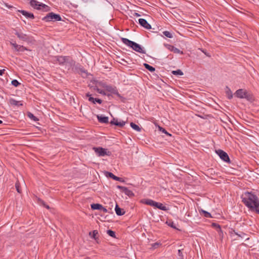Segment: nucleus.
Segmentation results:
<instances>
[{"label": "nucleus", "instance_id": "16", "mask_svg": "<svg viewBox=\"0 0 259 259\" xmlns=\"http://www.w3.org/2000/svg\"><path fill=\"white\" fill-rule=\"evenodd\" d=\"M110 123L111 124L117 125L119 127H122L125 125V122L121 120L118 121L117 119L113 118V120L110 121Z\"/></svg>", "mask_w": 259, "mask_h": 259}, {"label": "nucleus", "instance_id": "5", "mask_svg": "<svg viewBox=\"0 0 259 259\" xmlns=\"http://www.w3.org/2000/svg\"><path fill=\"white\" fill-rule=\"evenodd\" d=\"M43 20L46 22L49 21H59L61 20V16L58 14H56L53 12L49 13L46 16L43 18Z\"/></svg>", "mask_w": 259, "mask_h": 259}, {"label": "nucleus", "instance_id": "26", "mask_svg": "<svg viewBox=\"0 0 259 259\" xmlns=\"http://www.w3.org/2000/svg\"><path fill=\"white\" fill-rule=\"evenodd\" d=\"M115 210L116 214L118 215H122L124 213V212L117 204L115 206Z\"/></svg>", "mask_w": 259, "mask_h": 259}, {"label": "nucleus", "instance_id": "1", "mask_svg": "<svg viewBox=\"0 0 259 259\" xmlns=\"http://www.w3.org/2000/svg\"><path fill=\"white\" fill-rule=\"evenodd\" d=\"M242 202L252 211L259 214V199L251 192H246L241 196Z\"/></svg>", "mask_w": 259, "mask_h": 259}, {"label": "nucleus", "instance_id": "55", "mask_svg": "<svg viewBox=\"0 0 259 259\" xmlns=\"http://www.w3.org/2000/svg\"><path fill=\"white\" fill-rule=\"evenodd\" d=\"M89 234H90V235H91L92 233H91V232H90Z\"/></svg>", "mask_w": 259, "mask_h": 259}, {"label": "nucleus", "instance_id": "30", "mask_svg": "<svg viewBox=\"0 0 259 259\" xmlns=\"http://www.w3.org/2000/svg\"><path fill=\"white\" fill-rule=\"evenodd\" d=\"M27 116L29 118H30L31 119L33 120V121H37L38 119L37 117H36L32 113L30 112H28L27 113Z\"/></svg>", "mask_w": 259, "mask_h": 259}, {"label": "nucleus", "instance_id": "41", "mask_svg": "<svg viewBox=\"0 0 259 259\" xmlns=\"http://www.w3.org/2000/svg\"><path fill=\"white\" fill-rule=\"evenodd\" d=\"M15 187H16V190L17 191V192L19 193H21V190H20V185H19V182H17L15 184Z\"/></svg>", "mask_w": 259, "mask_h": 259}, {"label": "nucleus", "instance_id": "46", "mask_svg": "<svg viewBox=\"0 0 259 259\" xmlns=\"http://www.w3.org/2000/svg\"><path fill=\"white\" fill-rule=\"evenodd\" d=\"M100 210L103 211L104 212H107L108 211L107 209L105 207H104L103 206L101 208Z\"/></svg>", "mask_w": 259, "mask_h": 259}, {"label": "nucleus", "instance_id": "12", "mask_svg": "<svg viewBox=\"0 0 259 259\" xmlns=\"http://www.w3.org/2000/svg\"><path fill=\"white\" fill-rule=\"evenodd\" d=\"M164 46L171 52H174L176 54H183V52L180 51L179 49L175 47L174 46L169 45V44H164Z\"/></svg>", "mask_w": 259, "mask_h": 259}, {"label": "nucleus", "instance_id": "38", "mask_svg": "<svg viewBox=\"0 0 259 259\" xmlns=\"http://www.w3.org/2000/svg\"><path fill=\"white\" fill-rule=\"evenodd\" d=\"M98 234V232L97 230H94L92 233V236H91L92 238H94V239H96L97 237L96 236Z\"/></svg>", "mask_w": 259, "mask_h": 259}, {"label": "nucleus", "instance_id": "32", "mask_svg": "<svg viewBox=\"0 0 259 259\" xmlns=\"http://www.w3.org/2000/svg\"><path fill=\"white\" fill-rule=\"evenodd\" d=\"M163 34L168 38H171L173 37L172 33L168 31H163Z\"/></svg>", "mask_w": 259, "mask_h": 259}, {"label": "nucleus", "instance_id": "9", "mask_svg": "<svg viewBox=\"0 0 259 259\" xmlns=\"http://www.w3.org/2000/svg\"><path fill=\"white\" fill-rule=\"evenodd\" d=\"M103 88L105 89L107 92H109L111 94L116 95L118 97H120V95L115 87L111 85H106L103 86Z\"/></svg>", "mask_w": 259, "mask_h": 259}, {"label": "nucleus", "instance_id": "17", "mask_svg": "<svg viewBox=\"0 0 259 259\" xmlns=\"http://www.w3.org/2000/svg\"><path fill=\"white\" fill-rule=\"evenodd\" d=\"M68 56H57L56 57V61L60 65H64Z\"/></svg>", "mask_w": 259, "mask_h": 259}, {"label": "nucleus", "instance_id": "15", "mask_svg": "<svg viewBox=\"0 0 259 259\" xmlns=\"http://www.w3.org/2000/svg\"><path fill=\"white\" fill-rule=\"evenodd\" d=\"M161 245V244L159 242H155L153 243H147V249L149 250H154L158 248Z\"/></svg>", "mask_w": 259, "mask_h": 259}, {"label": "nucleus", "instance_id": "25", "mask_svg": "<svg viewBox=\"0 0 259 259\" xmlns=\"http://www.w3.org/2000/svg\"><path fill=\"white\" fill-rule=\"evenodd\" d=\"M156 208L164 211H166L168 209L166 206H164L162 203L159 202H158Z\"/></svg>", "mask_w": 259, "mask_h": 259}, {"label": "nucleus", "instance_id": "7", "mask_svg": "<svg viewBox=\"0 0 259 259\" xmlns=\"http://www.w3.org/2000/svg\"><path fill=\"white\" fill-rule=\"evenodd\" d=\"M235 96L240 99L245 98L248 100V92L246 90L243 89H239L236 91L234 94Z\"/></svg>", "mask_w": 259, "mask_h": 259}, {"label": "nucleus", "instance_id": "22", "mask_svg": "<svg viewBox=\"0 0 259 259\" xmlns=\"http://www.w3.org/2000/svg\"><path fill=\"white\" fill-rule=\"evenodd\" d=\"M146 203L147 205H149L154 207V208H156L158 202L151 199H147Z\"/></svg>", "mask_w": 259, "mask_h": 259}, {"label": "nucleus", "instance_id": "28", "mask_svg": "<svg viewBox=\"0 0 259 259\" xmlns=\"http://www.w3.org/2000/svg\"><path fill=\"white\" fill-rule=\"evenodd\" d=\"M153 29V30L150 31L153 32H156L157 30L158 29L157 27L152 28L151 25L147 22V29Z\"/></svg>", "mask_w": 259, "mask_h": 259}, {"label": "nucleus", "instance_id": "49", "mask_svg": "<svg viewBox=\"0 0 259 259\" xmlns=\"http://www.w3.org/2000/svg\"><path fill=\"white\" fill-rule=\"evenodd\" d=\"M43 205L46 207L47 209H49L50 208V207L49 206V205L46 204H43Z\"/></svg>", "mask_w": 259, "mask_h": 259}, {"label": "nucleus", "instance_id": "2", "mask_svg": "<svg viewBox=\"0 0 259 259\" xmlns=\"http://www.w3.org/2000/svg\"><path fill=\"white\" fill-rule=\"evenodd\" d=\"M121 41L124 44L132 48L134 51L139 53H145L144 48H142L140 45L127 38H122Z\"/></svg>", "mask_w": 259, "mask_h": 259}, {"label": "nucleus", "instance_id": "13", "mask_svg": "<svg viewBox=\"0 0 259 259\" xmlns=\"http://www.w3.org/2000/svg\"><path fill=\"white\" fill-rule=\"evenodd\" d=\"M117 188L120 189L122 192H124L126 195L132 197L134 196V193L132 191L127 189L126 187L117 186Z\"/></svg>", "mask_w": 259, "mask_h": 259}, {"label": "nucleus", "instance_id": "23", "mask_svg": "<svg viewBox=\"0 0 259 259\" xmlns=\"http://www.w3.org/2000/svg\"><path fill=\"white\" fill-rule=\"evenodd\" d=\"M226 94L229 99H231L233 98V93L228 87H226Z\"/></svg>", "mask_w": 259, "mask_h": 259}, {"label": "nucleus", "instance_id": "4", "mask_svg": "<svg viewBox=\"0 0 259 259\" xmlns=\"http://www.w3.org/2000/svg\"><path fill=\"white\" fill-rule=\"evenodd\" d=\"M93 149L98 156H104L105 155L110 156L111 154L110 151L102 147H93Z\"/></svg>", "mask_w": 259, "mask_h": 259}, {"label": "nucleus", "instance_id": "37", "mask_svg": "<svg viewBox=\"0 0 259 259\" xmlns=\"http://www.w3.org/2000/svg\"><path fill=\"white\" fill-rule=\"evenodd\" d=\"M93 89L94 90L97 91L98 93L100 94L102 91V90L99 89V87H98V85L97 84H96L95 87H93Z\"/></svg>", "mask_w": 259, "mask_h": 259}, {"label": "nucleus", "instance_id": "45", "mask_svg": "<svg viewBox=\"0 0 259 259\" xmlns=\"http://www.w3.org/2000/svg\"><path fill=\"white\" fill-rule=\"evenodd\" d=\"M182 249H179L178 250V255L180 256H181V257H183V253H182Z\"/></svg>", "mask_w": 259, "mask_h": 259}, {"label": "nucleus", "instance_id": "24", "mask_svg": "<svg viewBox=\"0 0 259 259\" xmlns=\"http://www.w3.org/2000/svg\"><path fill=\"white\" fill-rule=\"evenodd\" d=\"M10 103L14 106H21L22 104L20 103V101H16L14 99H11L9 101Z\"/></svg>", "mask_w": 259, "mask_h": 259}, {"label": "nucleus", "instance_id": "8", "mask_svg": "<svg viewBox=\"0 0 259 259\" xmlns=\"http://www.w3.org/2000/svg\"><path fill=\"white\" fill-rule=\"evenodd\" d=\"M216 152L220 156L221 159H222L223 161L226 162L230 163L229 157L226 152H224V151L221 149L217 150Z\"/></svg>", "mask_w": 259, "mask_h": 259}, {"label": "nucleus", "instance_id": "52", "mask_svg": "<svg viewBox=\"0 0 259 259\" xmlns=\"http://www.w3.org/2000/svg\"><path fill=\"white\" fill-rule=\"evenodd\" d=\"M2 123H3V121L1 120H0V124H2Z\"/></svg>", "mask_w": 259, "mask_h": 259}, {"label": "nucleus", "instance_id": "31", "mask_svg": "<svg viewBox=\"0 0 259 259\" xmlns=\"http://www.w3.org/2000/svg\"><path fill=\"white\" fill-rule=\"evenodd\" d=\"M172 73L174 75L180 76L183 75L184 74L183 72L180 69H178L175 71H172Z\"/></svg>", "mask_w": 259, "mask_h": 259}, {"label": "nucleus", "instance_id": "19", "mask_svg": "<svg viewBox=\"0 0 259 259\" xmlns=\"http://www.w3.org/2000/svg\"><path fill=\"white\" fill-rule=\"evenodd\" d=\"M97 118L98 121L101 123H108V117L103 115H98Z\"/></svg>", "mask_w": 259, "mask_h": 259}, {"label": "nucleus", "instance_id": "27", "mask_svg": "<svg viewBox=\"0 0 259 259\" xmlns=\"http://www.w3.org/2000/svg\"><path fill=\"white\" fill-rule=\"evenodd\" d=\"M102 207V205L101 204L98 203H93L91 204V208L92 209H98L100 210L101 208Z\"/></svg>", "mask_w": 259, "mask_h": 259}, {"label": "nucleus", "instance_id": "35", "mask_svg": "<svg viewBox=\"0 0 259 259\" xmlns=\"http://www.w3.org/2000/svg\"><path fill=\"white\" fill-rule=\"evenodd\" d=\"M107 233L111 237H115V233L114 231L108 230L107 231Z\"/></svg>", "mask_w": 259, "mask_h": 259}, {"label": "nucleus", "instance_id": "53", "mask_svg": "<svg viewBox=\"0 0 259 259\" xmlns=\"http://www.w3.org/2000/svg\"><path fill=\"white\" fill-rule=\"evenodd\" d=\"M143 65L146 67V63H144Z\"/></svg>", "mask_w": 259, "mask_h": 259}, {"label": "nucleus", "instance_id": "44", "mask_svg": "<svg viewBox=\"0 0 259 259\" xmlns=\"http://www.w3.org/2000/svg\"><path fill=\"white\" fill-rule=\"evenodd\" d=\"M100 94H102V95H107V96H110V94H107L105 91L103 90L102 91L101 93H100Z\"/></svg>", "mask_w": 259, "mask_h": 259}, {"label": "nucleus", "instance_id": "42", "mask_svg": "<svg viewBox=\"0 0 259 259\" xmlns=\"http://www.w3.org/2000/svg\"><path fill=\"white\" fill-rule=\"evenodd\" d=\"M96 84H97L98 85V87H103V86L107 85L105 83H104L103 82H101V81L97 82Z\"/></svg>", "mask_w": 259, "mask_h": 259}, {"label": "nucleus", "instance_id": "54", "mask_svg": "<svg viewBox=\"0 0 259 259\" xmlns=\"http://www.w3.org/2000/svg\"><path fill=\"white\" fill-rule=\"evenodd\" d=\"M153 75H155L156 77L157 76V74L155 73H154Z\"/></svg>", "mask_w": 259, "mask_h": 259}, {"label": "nucleus", "instance_id": "47", "mask_svg": "<svg viewBox=\"0 0 259 259\" xmlns=\"http://www.w3.org/2000/svg\"><path fill=\"white\" fill-rule=\"evenodd\" d=\"M5 71V69L0 70V75H3Z\"/></svg>", "mask_w": 259, "mask_h": 259}, {"label": "nucleus", "instance_id": "43", "mask_svg": "<svg viewBox=\"0 0 259 259\" xmlns=\"http://www.w3.org/2000/svg\"><path fill=\"white\" fill-rule=\"evenodd\" d=\"M168 223V226H170L171 227H172L173 228L176 229V225L174 222H169V223Z\"/></svg>", "mask_w": 259, "mask_h": 259}, {"label": "nucleus", "instance_id": "29", "mask_svg": "<svg viewBox=\"0 0 259 259\" xmlns=\"http://www.w3.org/2000/svg\"><path fill=\"white\" fill-rule=\"evenodd\" d=\"M130 125H131V126L135 130L137 131H141V128H140V127L136 124L135 123H133V122H131L130 123Z\"/></svg>", "mask_w": 259, "mask_h": 259}, {"label": "nucleus", "instance_id": "14", "mask_svg": "<svg viewBox=\"0 0 259 259\" xmlns=\"http://www.w3.org/2000/svg\"><path fill=\"white\" fill-rule=\"evenodd\" d=\"M85 96L89 98V101L94 104H96L97 102L101 104L102 103V101L101 99L92 97V95L90 93H87Z\"/></svg>", "mask_w": 259, "mask_h": 259}, {"label": "nucleus", "instance_id": "56", "mask_svg": "<svg viewBox=\"0 0 259 259\" xmlns=\"http://www.w3.org/2000/svg\"><path fill=\"white\" fill-rule=\"evenodd\" d=\"M146 11H147V12H148V8H147Z\"/></svg>", "mask_w": 259, "mask_h": 259}, {"label": "nucleus", "instance_id": "48", "mask_svg": "<svg viewBox=\"0 0 259 259\" xmlns=\"http://www.w3.org/2000/svg\"><path fill=\"white\" fill-rule=\"evenodd\" d=\"M213 225L215 226V224H213ZM216 226H218V228H219V232H220V234H221V233H222V231H221V228H220V226L219 225H216Z\"/></svg>", "mask_w": 259, "mask_h": 259}, {"label": "nucleus", "instance_id": "11", "mask_svg": "<svg viewBox=\"0 0 259 259\" xmlns=\"http://www.w3.org/2000/svg\"><path fill=\"white\" fill-rule=\"evenodd\" d=\"M11 45L14 47L15 51L18 52H24L25 51H28V50L23 46H21L17 44L16 42H11Z\"/></svg>", "mask_w": 259, "mask_h": 259}, {"label": "nucleus", "instance_id": "21", "mask_svg": "<svg viewBox=\"0 0 259 259\" xmlns=\"http://www.w3.org/2000/svg\"><path fill=\"white\" fill-rule=\"evenodd\" d=\"M106 174V176L109 177L110 178H112L114 180L121 181V179L120 178L115 176L112 173L107 171Z\"/></svg>", "mask_w": 259, "mask_h": 259}, {"label": "nucleus", "instance_id": "33", "mask_svg": "<svg viewBox=\"0 0 259 259\" xmlns=\"http://www.w3.org/2000/svg\"><path fill=\"white\" fill-rule=\"evenodd\" d=\"M139 22L141 24V26L146 28V19H139Z\"/></svg>", "mask_w": 259, "mask_h": 259}, {"label": "nucleus", "instance_id": "10", "mask_svg": "<svg viewBox=\"0 0 259 259\" xmlns=\"http://www.w3.org/2000/svg\"><path fill=\"white\" fill-rule=\"evenodd\" d=\"M75 64V62L70 57H68L64 65H65L68 70L72 68Z\"/></svg>", "mask_w": 259, "mask_h": 259}, {"label": "nucleus", "instance_id": "36", "mask_svg": "<svg viewBox=\"0 0 259 259\" xmlns=\"http://www.w3.org/2000/svg\"><path fill=\"white\" fill-rule=\"evenodd\" d=\"M11 83L15 87H18L20 83L16 79H14L12 81Z\"/></svg>", "mask_w": 259, "mask_h": 259}, {"label": "nucleus", "instance_id": "51", "mask_svg": "<svg viewBox=\"0 0 259 259\" xmlns=\"http://www.w3.org/2000/svg\"><path fill=\"white\" fill-rule=\"evenodd\" d=\"M141 201L142 203L146 204V200L143 199V200H142Z\"/></svg>", "mask_w": 259, "mask_h": 259}, {"label": "nucleus", "instance_id": "18", "mask_svg": "<svg viewBox=\"0 0 259 259\" xmlns=\"http://www.w3.org/2000/svg\"><path fill=\"white\" fill-rule=\"evenodd\" d=\"M18 12L21 13L27 18L33 19L34 18V15L32 13H29L25 10H18Z\"/></svg>", "mask_w": 259, "mask_h": 259}, {"label": "nucleus", "instance_id": "40", "mask_svg": "<svg viewBox=\"0 0 259 259\" xmlns=\"http://www.w3.org/2000/svg\"><path fill=\"white\" fill-rule=\"evenodd\" d=\"M158 128H159V130L161 131L162 133L167 135H169V136H171L170 134H169V133H168L167 132V131L164 129L163 128V127H160V126H158Z\"/></svg>", "mask_w": 259, "mask_h": 259}, {"label": "nucleus", "instance_id": "6", "mask_svg": "<svg viewBox=\"0 0 259 259\" xmlns=\"http://www.w3.org/2000/svg\"><path fill=\"white\" fill-rule=\"evenodd\" d=\"M15 34L16 35L21 41L27 42L30 41L29 36L27 34L23 33L20 30H15Z\"/></svg>", "mask_w": 259, "mask_h": 259}, {"label": "nucleus", "instance_id": "39", "mask_svg": "<svg viewBox=\"0 0 259 259\" xmlns=\"http://www.w3.org/2000/svg\"><path fill=\"white\" fill-rule=\"evenodd\" d=\"M202 212L203 213L205 217H206V218H211V214L209 212L206 211L205 210H202Z\"/></svg>", "mask_w": 259, "mask_h": 259}, {"label": "nucleus", "instance_id": "50", "mask_svg": "<svg viewBox=\"0 0 259 259\" xmlns=\"http://www.w3.org/2000/svg\"><path fill=\"white\" fill-rule=\"evenodd\" d=\"M135 16H138V17L140 16V14H138V13H135Z\"/></svg>", "mask_w": 259, "mask_h": 259}, {"label": "nucleus", "instance_id": "34", "mask_svg": "<svg viewBox=\"0 0 259 259\" xmlns=\"http://www.w3.org/2000/svg\"><path fill=\"white\" fill-rule=\"evenodd\" d=\"M147 70H148L149 71H150L151 72H154L155 70V69L154 67L147 64Z\"/></svg>", "mask_w": 259, "mask_h": 259}, {"label": "nucleus", "instance_id": "3", "mask_svg": "<svg viewBox=\"0 0 259 259\" xmlns=\"http://www.w3.org/2000/svg\"><path fill=\"white\" fill-rule=\"evenodd\" d=\"M30 5L35 9L47 12L50 10L49 6L36 0H27Z\"/></svg>", "mask_w": 259, "mask_h": 259}, {"label": "nucleus", "instance_id": "20", "mask_svg": "<svg viewBox=\"0 0 259 259\" xmlns=\"http://www.w3.org/2000/svg\"><path fill=\"white\" fill-rule=\"evenodd\" d=\"M234 234L235 235H237L238 237H240L241 238H245L247 237L246 234L242 232H240L239 233H238L236 232L234 230H233L232 232H231V234Z\"/></svg>", "mask_w": 259, "mask_h": 259}]
</instances>
